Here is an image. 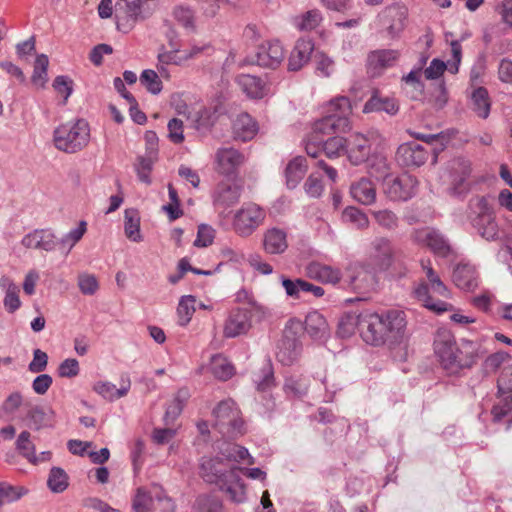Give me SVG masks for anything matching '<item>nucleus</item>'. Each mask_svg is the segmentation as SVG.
Segmentation results:
<instances>
[{
    "mask_svg": "<svg viewBox=\"0 0 512 512\" xmlns=\"http://www.w3.org/2000/svg\"><path fill=\"white\" fill-rule=\"evenodd\" d=\"M342 217L345 222L353 224L357 229H365L369 226L367 215L356 207H347Z\"/></svg>",
    "mask_w": 512,
    "mask_h": 512,
    "instance_id": "obj_53",
    "label": "nucleus"
},
{
    "mask_svg": "<svg viewBox=\"0 0 512 512\" xmlns=\"http://www.w3.org/2000/svg\"><path fill=\"white\" fill-rule=\"evenodd\" d=\"M47 484L52 492L61 493L68 487V476L62 468L53 467L50 470Z\"/></svg>",
    "mask_w": 512,
    "mask_h": 512,
    "instance_id": "obj_49",
    "label": "nucleus"
},
{
    "mask_svg": "<svg viewBox=\"0 0 512 512\" xmlns=\"http://www.w3.org/2000/svg\"><path fill=\"white\" fill-rule=\"evenodd\" d=\"M322 17L318 10H310L302 16L295 17L293 23L299 30H312L321 22Z\"/></svg>",
    "mask_w": 512,
    "mask_h": 512,
    "instance_id": "obj_54",
    "label": "nucleus"
},
{
    "mask_svg": "<svg viewBox=\"0 0 512 512\" xmlns=\"http://www.w3.org/2000/svg\"><path fill=\"white\" fill-rule=\"evenodd\" d=\"M210 371L217 379L222 381L230 379L235 373L232 363L222 354L211 357Z\"/></svg>",
    "mask_w": 512,
    "mask_h": 512,
    "instance_id": "obj_40",
    "label": "nucleus"
},
{
    "mask_svg": "<svg viewBox=\"0 0 512 512\" xmlns=\"http://www.w3.org/2000/svg\"><path fill=\"white\" fill-rule=\"evenodd\" d=\"M314 43L310 39H299L288 59V69L298 71L310 60Z\"/></svg>",
    "mask_w": 512,
    "mask_h": 512,
    "instance_id": "obj_27",
    "label": "nucleus"
},
{
    "mask_svg": "<svg viewBox=\"0 0 512 512\" xmlns=\"http://www.w3.org/2000/svg\"><path fill=\"white\" fill-rule=\"evenodd\" d=\"M399 104L394 98L373 95L364 105L363 112H385L391 116L397 114Z\"/></svg>",
    "mask_w": 512,
    "mask_h": 512,
    "instance_id": "obj_35",
    "label": "nucleus"
},
{
    "mask_svg": "<svg viewBox=\"0 0 512 512\" xmlns=\"http://www.w3.org/2000/svg\"><path fill=\"white\" fill-rule=\"evenodd\" d=\"M346 139L339 136L329 137L323 141V152L328 158H335L340 156L342 152L346 153Z\"/></svg>",
    "mask_w": 512,
    "mask_h": 512,
    "instance_id": "obj_55",
    "label": "nucleus"
},
{
    "mask_svg": "<svg viewBox=\"0 0 512 512\" xmlns=\"http://www.w3.org/2000/svg\"><path fill=\"white\" fill-rule=\"evenodd\" d=\"M453 282L462 290H474L478 286V274L475 266L459 263L453 270Z\"/></svg>",
    "mask_w": 512,
    "mask_h": 512,
    "instance_id": "obj_26",
    "label": "nucleus"
},
{
    "mask_svg": "<svg viewBox=\"0 0 512 512\" xmlns=\"http://www.w3.org/2000/svg\"><path fill=\"white\" fill-rule=\"evenodd\" d=\"M140 83L151 93L157 95L162 90V82L158 74L151 69L144 70L140 75Z\"/></svg>",
    "mask_w": 512,
    "mask_h": 512,
    "instance_id": "obj_56",
    "label": "nucleus"
},
{
    "mask_svg": "<svg viewBox=\"0 0 512 512\" xmlns=\"http://www.w3.org/2000/svg\"><path fill=\"white\" fill-rule=\"evenodd\" d=\"M412 238L416 243L427 246L435 255L440 257H447L452 251L444 235L430 227L414 230Z\"/></svg>",
    "mask_w": 512,
    "mask_h": 512,
    "instance_id": "obj_12",
    "label": "nucleus"
},
{
    "mask_svg": "<svg viewBox=\"0 0 512 512\" xmlns=\"http://www.w3.org/2000/svg\"><path fill=\"white\" fill-rule=\"evenodd\" d=\"M21 244L27 249L53 252L58 247V238L49 228L35 229L22 238Z\"/></svg>",
    "mask_w": 512,
    "mask_h": 512,
    "instance_id": "obj_16",
    "label": "nucleus"
},
{
    "mask_svg": "<svg viewBox=\"0 0 512 512\" xmlns=\"http://www.w3.org/2000/svg\"><path fill=\"white\" fill-rule=\"evenodd\" d=\"M473 111L483 119H486L490 113L491 102L486 88L478 87L471 96Z\"/></svg>",
    "mask_w": 512,
    "mask_h": 512,
    "instance_id": "obj_43",
    "label": "nucleus"
},
{
    "mask_svg": "<svg viewBox=\"0 0 512 512\" xmlns=\"http://www.w3.org/2000/svg\"><path fill=\"white\" fill-rule=\"evenodd\" d=\"M306 276L312 280L318 281L322 284H337L341 278L342 273L339 268L330 265L322 264L319 262H311L305 267Z\"/></svg>",
    "mask_w": 512,
    "mask_h": 512,
    "instance_id": "obj_24",
    "label": "nucleus"
},
{
    "mask_svg": "<svg viewBox=\"0 0 512 512\" xmlns=\"http://www.w3.org/2000/svg\"><path fill=\"white\" fill-rule=\"evenodd\" d=\"M307 171V163L306 159L302 156H297L292 159L286 169H285V177L286 184L289 189H294L303 179L304 175Z\"/></svg>",
    "mask_w": 512,
    "mask_h": 512,
    "instance_id": "obj_36",
    "label": "nucleus"
},
{
    "mask_svg": "<svg viewBox=\"0 0 512 512\" xmlns=\"http://www.w3.org/2000/svg\"><path fill=\"white\" fill-rule=\"evenodd\" d=\"M153 10L150 6L144 3L142 0H130L127 1V5L124 8V20L126 24H123L119 18L117 21V28L122 30V26H125L126 31L130 30L135 23L141 22L149 18L153 14Z\"/></svg>",
    "mask_w": 512,
    "mask_h": 512,
    "instance_id": "obj_23",
    "label": "nucleus"
},
{
    "mask_svg": "<svg viewBox=\"0 0 512 512\" xmlns=\"http://www.w3.org/2000/svg\"><path fill=\"white\" fill-rule=\"evenodd\" d=\"M213 427L225 438L233 439L244 432L243 420L236 403L231 400L221 401L213 410Z\"/></svg>",
    "mask_w": 512,
    "mask_h": 512,
    "instance_id": "obj_6",
    "label": "nucleus"
},
{
    "mask_svg": "<svg viewBox=\"0 0 512 512\" xmlns=\"http://www.w3.org/2000/svg\"><path fill=\"white\" fill-rule=\"evenodd\" d=\"M350 194L354 200L363 205H371L376 201L375 185L366 177H362L351 184Z\"/></svg>",
    "mask_w": 512,
    "mask_h": 512,
    "instance_id": "obj_30",
    "label": "nucleus"
},
{
    "mask_svg": "<svg viewBox=\"0 0 512 512\" xmlns=\"http://www.w3.org/2000/svg\"><path fill=\"white\" fill-rule=\"evenodd\" d=\"M49 65V60L47 55L40 54L36 57L34 63L33 75L31 77L32 82L35 85H39L43 87L47 81V68Z\"/></svg>",
    "mask_w": 512,
    "mask_h": 512,
    "instance_id": "obj_52",
    "label": "nucleus"
},
{
    "mask_svg": "<svg viewBox=\"0 0 512 512\" xmlns=\"http://www.w3.org/2000/svg\"><path fill=\"white\" fill-rule=\"evenodd\" d=\"M348 321L350 328L347 332H352L357 327L362 339L367 344L374 346L385 344L384 323L381 314L365 310L357 314V318H350Z\"/></svg>",
    "mask_w": 512,
    "mask_h": 512,
    "instance_id": "obj_7",
    "label": "nucleus"
},
{
    "mask_svg": "<svg viewBox=\"0 0 512 512\" xmlns=\"http://www.w3.org/2000/svg\"><path fill=\"white\" fill-rule=\"evenodd\" d=\"M79 362L74 358L62 361L57 369L58 375L62 378H73L79 374Z\"/></svg>",
    "mask_w": 512,
    "mask_h": 512,
    "instance_id": "obj_64",
    "label": "nucleus"
},
{
    "mask_svg": "<svg viewBox=\"0 0 512 512\" xmlns=\"http://www.w3.org/2000/svg\"><path fill=\"white\" fill-rule=\"evenodd\" d=\"M258 130V123L247 113L239 114L233 122L234 138L243 142L252 140Z\"/></svg>",
    "mask_w": 512,
    "mask_h": 512,
    "instance_id": "obj_29",
    "label": "nucleus"
},
{
    "mask_svg": "<svg viewBox=\"0 0 512 512\" xmlns=\"http://www.w3.org/2000/svg\"><path fill=\"white\" fill-rule=\"evenodd\" d=\"M78 287L84 295H93L97 292L99 284L94 275L82 273L78 276Z\"/></svg>",
    "mask_w": 512,
    "mask_h": 512,
    "instance_id": "obj_62",
    "label": "nucleus"
},
{
    "mask_svg": "<svg viewBox=\"0 0 512 512\" xmlns=\"http://www.w3.org/2000/svg\"><path fill=\"white\" fill-rule=\"evenodd\" d=\"M479 344L463 340L456 344L450 332H439L434 340V351L441 366L450 374L471 368L479 358Z\"/></svg>",
    "mask_w": 512,
    "mask_h": 512,
    "instance_id": "obj_2",
    "label": "nucleus"
},
{
    "mask_svg": "<svg viewBox=\"0 0 512 512\" xmlns=\"http://www.w3.org/2000/svg\"><path fill=\"white\" fill-rule=\"evenodd\" d=\"M285 51L281 43L277 40L268 41L262 44L255 56L246 60L249 64H257L264 68H277L283 61Z\"/></svg>",
    "mask_w": 512,
    "mask_h": 512,
    "instance_id": "obj_14",
    "label": "nucleus"
},
{
    "mask_svg": "<svg viewBox=\"0 0 512 512\" xmlns=\"http://www.w3.org/2000/svg\"><path fill=\"white\" fill-rule=\"evenodd\" d=\"M372 215L379 226L387 230H393L398 226L397 215L388 209L375 210Z\"/></svg>",
    "mask_w": 512,
    "mask_h": 512,
    "instance_id": "obj_57",
    "label": "nucleus"
},
{
    "mask_svg": "<svg viewBox=\"0 0 512 512\" xmlns=\"http://www.w3.org/2000/svg\"><path fill=\"white\" fill-rule=\"evenodd\" d=\"M240 196L241 189L237 184L223 181L213 191V204L217 209L225 210L237 204Z\"/></svg>",
    "mask_w": 512,
    "mask_h": 512,
    "instance_id": "obj_22",
    "label": "nucleus"
},
{
    "mask_svg": "<svg viewBox=\"0 0 512 512\" xmlns=\"http://www.w3.org/2000/svg\"><path fill=\"white\" fill-rule=\"evenodd\" d=\"M351 113L352 106L349 98L340 96L331 100L327 107V115L314 123L312 136L319 137V135L349 131Z\"/></svg>",
    "mask_w": 512,
    "mask_h": 512,
    "instance_id": "obj_3",
    "label": "nucleus"
},
{
    "mask_svg": "<svg viewBox=\"0 0 512 512\" xmlns=\"http://www.w3.org/2000/svg\"><path fill=\"white\" fill-rule=\"evenodd\" d=\"M87 231L86 221H80L77 227L71 229L68 233L58 239V247L64 250V254L68 255L73 247L82 239Z\"/></svg>",
    "mask_w": 512,
    "mask_h": 512,
    "instance_id": "obj_42",
    "label": "nucleus"
},
{
    "mask_svg": "<svg viewBox=\"0 0 512 512\" xmlns=\"http://www.w3.org/2000/svg\"><path fill=\"white\" fill-rule=\"evenodd\" d=\"M309 381L303 376H290L286 378L284 389L288 395L302 397L308 391Z\"/></svg>",
    "mask_w": 512,
    "mask_h": 512,
    "instance_id": "obj_48",
    "label": "nucleus"
},
{
    "mask_svg": "<svg viewBox=\"0 0 512 512\" xmlns=\"http://www.w3.org/2000/svg\"><path fill=\"white\" fill-rule=\"evenodd\" d=\"M153 506V496L146 489L140 487L132 500V509L134 512H151Z\"/></svg>",
    "mask_w": 512,
    "mask_h": 512,
    "instance_id": "obj_50",
    "label": "nucleus"
},
{
    "mask_svg": "<svg viewBox=\"0 0 512 512\" xmlns=\"http://www.w3.org/2000/svg\"><path fill=\"white\" fill-rule=\"evenodd\" d=\"M220 456L229 464L239 463L242 461L249 465L254 463V459L249 454L248 450L237 444H226L225 447L221 449Z\"/></svg>",
    "mask_w": 512,
    "mask_h": 512,
    "instance_id": "obj_39",
    "label": "nucleus"
},
{
    "mask_svg": "<svg viewBox=\"0 0 512 512\" xmlns=\"http://www.w3.org/2000/svg\"><path fill=\"white\" fill-rule=\"evenodd\" d=\"M429 156V152L415 142L401 144L396 152V160L405 167H420Z\"/></svg>",
    "mask_w": 512,
    "mask_h": 512,
    "instance_id": "obj_19",
    "label": "nucleus"
},
{
    "mask_svg": "<svg viewBox=\"0 0 512 512\" xmlns=\"http://www.w3.org/2000/svg\"><path fill=\"white\" fill-rule=\"evenodd\" d=\"M263 249L270 255H279L288 248L287 232L278 227L267 229L262 239Z\"/></svg>",
    "mask_w": 512,
    "mask_h": 512,
    "instance_id": "obj_25",
    "label": "nucleus"
},
{
    "mask_svg": "<svg viewBox=\"0 0 512 512\" xmlns=\"http://www.w3.org/2000/svg\"><path fill=\"white\" fill-rule=\"evenodd\" d=\"M368 173L382 184L393 174L387 158L381 154L371 156L368 160Z\"/></svg>",
    "mask_w": 512,
    "mask_h": 512,
    "instance_id": "obj_38",
    "label": "nucleus"
},
{
    "mask_svg": "<svg viewBox=\"0 0 512 512\" xmlns=\"http://www.w3.org/2000/svg\"><path fill=\"white\" fill-rule=\"evenodd\" d=\"M316 73L322 77H330L335 71L334 61L323 53L315 55Z\"/></svg>",
    "mask_w": 512,
    "mask_h": 512,
    "instance_id": "obj_59",
    "label": "nucleus"
},
{
    "mask_svg": "<svg viewBox=\"0 0 512 512\" xmlns=\"http://www.w3.org/2000/svg\"><path fill=\"white\" fill-rule=\"evenodd\" d=\"M27 492L28 490L22 486H12L6 482H0V507L19 500Z\"/></svg>",
    "mask_w": 512,
    "mask_h": 512,
    "instance_id": "obj_46",
    "label": "nucleus"
},
{
    "mask_svg": "<svg viewBox=\"0 0 512 512\" xmlns=\"http://www.w3.org/2000/svg\"><path fill=\"white\" fill-rule=\"evenodd\" d=\"M54 412L43 406H32L26 413L27 426L34 430L51 427L53 424Z\"/></svg>",
    "mask_w": 512,
    "mask_h": 512,
    "instance_id": "obj_33",
    "label": "nucleus"
},
{
    "mask_svg": "<svg viewBox=\"0 0 512 512\" xmlns=\"http://www.w3.org/2000/svg\"><path fill=\"white\" fill-rule=\"evenodd\" d=\"M179 50L174 48L171 51H164L158 54L157 68L162 76L168 77L166 66L169 64L182 65L185 62L184 55H178Z\"/></svg>",
    "mask_w": 512,
    "mask_h": 512,
    "instance_id": "obj_47",
    "label": "nucleus"
},
{
    "mask_svg": "<svg viewBox=\"0 0 512 512\" xmlns=\"http://www.w3.org/2000/svg\"><path fill=\"white\" fill-rule=\"evenodd\" d=\"M195 302L196 299L192 295L181 297L177 308L180 325L184 326L191 320V317L195 312Z\"/></svg>",
    "mask_w": 512,
    "mask_h": 512,
    "instance_id": "obj_51",
    "label": "nucleus"
},
{
    "mask_svg": "<svg viewBox=\"0 0 512 512\" xmlns=\"http://www.w3.org/2000/svg\"><path fill=\"white\" fill-rule=\"evenodd\" d=\"M265 217L266 213L259 205L245 204L234 215V230L238 235L248 237L264 222Z\"/></svg>",
    "mask_w": 512,
    "mask_h": 512,
    "instance_id": "obj_10",
    "label": "nucleus"
},
{
    "mask_svg": "<svg viewBox=\"0 0 512 512\" xmlns=\"http://www.w3.org/2000/svg\"><path fill=\"white\" fill-rule=\"evenodd\" d=\"M399 57L400 53L395 49H378L371 51L366 59L367 73L373 78L379 77L386 69L393 67Z\"/></svg>",
    "mask_w": 512,
    "mask_h": 512,
    "instance_id": "obj_15",
    "label": "nucleus"
},
{
    "mask_svg": "<svg viewBox=\"0 0 512 512\" xmlns=\"http://www.w3.org/2000/svg\"><path fill=\"white\" fill-rule=\"evenodd\" d=\"M494 213L490 197L474 196L468 203V218L472 221L475 218H483L486 215Z\"/></svg>",
    "mask_w": 512,
    "mask_h": 512,
    "instance_id": "obj_41",
    "label": "nucleus"
},
{
    "mask_svg": "<svg viewBox=\"0 0 512 512\" xmlns=\"http://www.w3.org/2000/svg\"><path fill=\"white\" fill-rule=\"evenodd\" d=\"M394 249L385 237H376L370 244L367 265L374 271H386L393 263Z\"/></svg>",
    "mask_w": 512,
    "mask_h": 512,
    "instance_id": "obj_11",
    "label": "nucleus"
},
{
    "mask_svg": "<svg viewBox=\"0 0 512 512\" xmlns=\"http://www.w3.org/2000/svg\"><path fill=\"white\" fill-rule=\"evenodd\" d=\"M30 433L22 431L16 441V449L29 462L35 459V446L30 440Z\"/></svg>",
    "mask_w": 512,
    "mask_h": 512,
    "instance_id": "obj_58",
    "label": "nucleus"
},
{
    "mask_svg": "<svg viewBox=\"0 0 512 512\" xmlns=\"http://www.w3.org/2000/svg\"><path fill=\"white\" fill-rule=\"evenodd\" d=\"M191 512H224L222 502L210 495H200L195 500Z\"/></svg>",
    "mask_w": 512,
    "mask_h": 512,
    "instance_id": "obj_45",
    "label": "nucleus"
},
{
    "mask_svg": "<svg viewBox=\"0 0 512 512\" xmlns=\"http://www.w3.org/2000/svg\"><path fill=\"white\" fill-rule=\"evenodd\" d=\"M240 471V467L225 462L220 455L201 459V477L206 482L215 484L235 503L246 500V489Z\"/></svg>",
    "mask_w": 512,
    "mask_h": 512,
    "instance_id": "obj_1",
    "label": "nucleus"
},
{
    "mask_svg": "<svg viewBox=\"0 0 512 512\" xmlns=\"http://www.w3.org/2000/svg\"><path fill=\"white\" fill-rule=\"evenodd\" d=\"M131 387L130 379L121 378V386L116 388V386L109 381H98L93 385V391L103 397L105 400L110 402L122 398L127 395Z\"/></svg>",
    "mask_w": 512,
    "mask_h": 512,
    "instance_id": "obj_28",
    "label": "nucleus"
},
{
    "mask_svg": "<svg viewBox=\"0 0 512 512\" xmlns=\"http://www.w3.org/2000/svg\"><path fill=\"white\" fill-rule=\"evenodd\" d=\"M251 328V312L237 308L230 312L224 326V336L234 338L245 334Z\"/></svg>",
    "mask_w": 512,
    "mask_h": 512,
    "instance_id": "obj_20",
    "label": "nucleus"
},
{
    "mask_svg": "<svg viewBox=\"0 0 512 512\" xmlns=\"http://www.w3.org/2000/svg\"><path fill=\"white\" fill-rule=\"evenodd\" d=\"M450 195L463 198L472 189V163L465 157H456L447 165Z\"/></svg>",
    "mask_w": 512,
    "mask_h": 512,
    "instance_id": "obj_8",
    "label": "nucleus"
},
{
    "mask_svg": "<svg viewBox=\"0 0 512 512\" xmlns=\"http://www.w3.org/2000/svg\"><path fill=\"white\" fill-rule=\"evenodd\" d=\"M421 267L426 275L427 281H420L413 289L414 297L422 303L424 307L427 309L436 312L442 313L448 310V304L441 300H434L430 295V290L434 293L447 297L448 290L444 283L441 281L440 277L434 271L431 266V261L429 259L421 260Z\"/></svg>",
    "mask_w": 512,
    "mask_h": 512,
    "instance_id": "obj_4",
    "label": "nucleus"
},
{
    "mask_svg": "<svg viewBox=\"0 0 512 512\" xmlns=\"http://www.w3.org/2000/svg\"><path fill=\"white\" fill-rule=\"evenodd\" d=\"M371 145L362 134H353L346 141V154L353 165H360L370 158Z\"/></svg>",
    "mask_w": 512,
    "mask_h": 512,
    "instance_id": "obj_21",
    "label": "nucleus"
},
{
    "mask_svg": "<svg viewBox=\"0 0 512 512\" xmlns=\"http://www.w3.org/2000/svg\"><path fill=\"white\" fill-rule=\"evenodd\" d=\"M124 229L128 239L133 242H140V219L135 210H126L124 215Z\"/></svg>",
    "mask_w": 512,
    "mask_h": 512,
    "instance_id": "obj_44",
    "label": "nucleus"
},
{
    "mask_svg": "<svg viewBox=\"0 0 512 512\" xmlns=\"http://www.w3.org/2000/svg\"><path fill=\"white\" fill-rule=\"evenodd\" d=\"M236 82L250 98L261 99L267 94L266 83L257 76L241 74L236 78Z\"/></svg>",
    "mask_w": 512,
    "mask_h": 512,
    "instance_id": "obj_32",
    "label": "nucleus"
},
{
    "mask_svg": "<svg viewBox=\"0 0 512 512\" xmlns=\"http://www.w3.org/2000/svg\"><path fill=\"white\" fill-rule=\"evenodd\" d=\"M89 141L90 127L84 119L61 124L53 132L54 146L65 153H77L84 149Z\"/></svg>",
    "mask_w": 512,
    "mask_h": 512,
    "instance_id": "obj_5",
    "label": "nucleus"
},
{
    "mask_svg": "<svg viewBox=\"0 0 512 512\" xmlns=\"http://www.w3.org/2000/svg\"><path fill=\"white\" fill-rule=\"evenodd\" d=\"M384 323L385 344L401 343L406 336V315L400 310H389L381 314Z\"/></svg>",
    "mask_w": 512,
    "mask_h": 512,
    "instance_id": "obj_13",
    "label": "nucleus"
},
{
    "mask_svg": "<svg viewBox=\"0 0 512 512\" xmlns=\"http://www.w3.org/2000/svg\"><path fill=\"white\" fill-rule=\"evenodd\" d=\"M175 20L187 29L194 28V13L186 6H177L173 10Z\"/></svg>",
    "mask_w": 512,
    "mask_h": 512,
    "instance_id": "obj_60",
    "label": "nucleus"
},
{
    "mask_svg": "<svg viewBox=\"0 0 512 512\" xmlns=\"http://www.w3.org/2000/svg\"><path fill=\"white\" fill-rule=\"evenodd\" d=\"M153 160L151 157H138L136 172L139 180L147 185L151 184L150 172L152 171Z\"/></svg>",
    "mask_w": 512,
    "mask_h": 512,
    "instance_id": "obj_61",
    "label": "nucleus"
},
{
    "mask_svg": "<svg viewBox=\"0 0 512 512\" xmlns=\"http://www.w3.org/2000/svg\"><path fill=\"white\" fill-rule=\"evenodd\" d=\"M417 188V178L408 173L392 175L382 184L383 193L391 201H407L416 195Z\"/></svg>",
    "mask_w": 512,
    "mask_h": 512,
    "instance_id": "obj_9",
    "label": "nucleus"
},
{
    "mask_svg": "<svg viewBox=\"0 0 512 512\" xmlns=\"http://www.w3.org/2000/svg\"><path fill=\"white\" fill-rule=\"evenodd\" d=\"M376 272L367 263L359 265L355 270V274L350 277L352 289L360 293L374 289L376 285Z\"/></svg>",
    "mask_w": 512,
    "mask_h": 512,
    "instance_id": "obj_31",
    "label": "nucleus"
},
{
    "mask_svg": "<svg viewBox=\"0 0 512 512\" xmlns=\"http://www.w3.org/2000/svg\"><path fill=\"white\" fill-rule=\"evenodd\" d=\"M215 237V230L206 224L198 227L197 238L194 241L196 247H207L212 244Z\"/></svg>",
    "mask_w": 512,
    "mask_h": 512,
    "instance_id": "obj_63",
    "label": "nucleus"
},
{
    "mask_svg": "<svg viewBox=\"0 0 512 512\" xmlns=\"http://www.w3.org/2000/svg\"><path fill=\"white\" fill-rule=\"evenodd\" d=\"M477 232L486 240L493 241L499 237V228L495 213L470 221Z\"/></svg>",
    "mask_w": 512,
    "mask_h": 512,
    "instance_id": "obj_37",
    "label": "nucleus"
},
{
    "mask_svg": "<svg viewBox=\"0 0 512 512\" xmlns=\"http://www.w3.org/2000/svg\"><path fill=\"white\" fill-rule=\"evenodd\" d=\"M215 159L217 171L226 176L235 174L246 161L244 154L232 147L219 148L215 154Z\"/></svg>",
    "mask_w": 512,
    "mask_h": 512,
    "instance_id": "obj_18",
    "label": "nucleus"
},
{
    "mask_svg": "<svg viewBox=\"0 0 512 512\" xmlns=\"http://www.w3.org/2000/svg\"><path fill=\"white\" fill-rule=\"evenodd\" d=\"M305 330L315 340H323L329 335L327 321L318 311H312L307 314Z\"/></svg>",
    "mask_w": 512,
    "mask_h": 512,
    "instance_id": "obj_34",
    "label": "nucleus"
},
{
    "mask_svg": "<svg viewBox=\"0 0 512 512\" xmlns=\"http://www.w3.org/2000/svg\"><path fill=\"white\" fill-rule=\"evenodd\" d=\"M302 351V344L296 333L289 327L284 330L283 337L278 345L277 359L283 365L293 364Z\"/></svg>",
    "mask_w": 512,
    "mask_h": 512,
    "instance_id": "obj_17",
    "label": "nucleus"
}]
</instances>
